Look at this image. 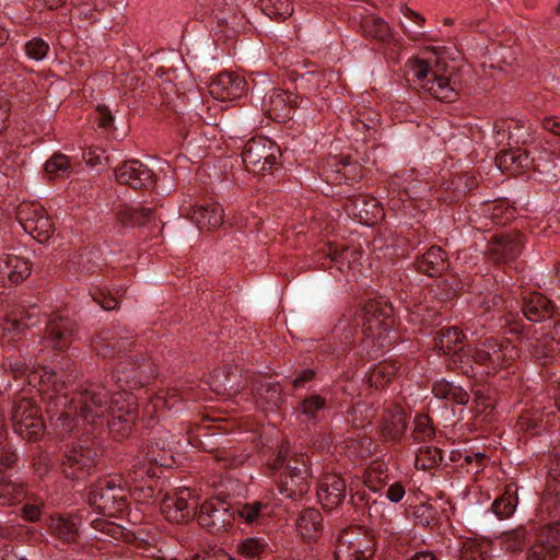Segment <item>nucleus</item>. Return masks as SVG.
Listing matches in <instances>:
<instances>
[{"label": "nucleus", "mask_w": 560, "mask_h": 560, "mask_svg": "<svg viewBox=\"0 0 560 560\" xmlns=\"http://www.w3.org/2000/svg\"><path fill=\"white\" fill-rule=\"evenodd\" d=\"M551 407L534 406L533 409L523 411L516 420L515 429L526 436H537L546 431L549 416H553Z\"/></svg>", "instance_id": "obj_29"}, {"label": "nucleus", "mask_w": 560, "mask_h": 560, "mask_svg": "<svg viewBox=\"0 0 560 560\" xmlns=\"http://www.w3.org/2000/svg\"><path fill=\"white\" fill-rule=\"evenodd\" d=\"M191 397L190 388L171 387L162 389L150 398L144 407V413L151 419H159L165 410L180 409V406Z\"/></svg>", "instance_id": "obj_19"}, {"label": "nucleus", "mask_w": 560, "mask_h": 560, "mask_svg": "<svg viewBox=\"0 0 560 560\" xmlns=\"http://www.w3.org/2000/svg\"><path fill=\"white\" fill-rule=\"evenodd\" d=\"M0 455V505H13L20 503L26 497V486L19 479H12L4 471L15 463L16 455L9 448V444L2 443Z\"/></svg>", "instance_id": "obj_15"}, {"label": "nucleus", "mask_w": 560, "mask_h": 560, "mask_svg": "<svg viewBox=\"0 0 560 560\" xmlns=\"http://www.w3.org/2000/svg\"><path fill=\"white\" fill-rule=\"evenodd\" d=\"M459 557L460 560H483V552L475 541H465Z\"/></svg>", "instance_id": "obj_64"}, {"label": "nucleus", "mask_w": 560, "mask_h": 560, "mask_svg": "<svg viewBox=\"0 0 560 560\" xmlns=\"http://www.w3.org/2000/svg\"><path fill=\"white\" fill-rule=\"evenodd\" d=\"M107 413L110 432L117 439L128 438L139 417L138 405L133 395L126 390L113 394Z\"/></svg>", "instance_id": "obj_9"}, {"label": "nucleus", "mask_w": 560, "mask_h": 560, "mask_svg": "<svg viewBox=\"0 0 560 560\" xmlns=\"http://www.w3.org/2000/svg\"><path fill=\"white\" fill-rule=\"evenodd\" d=\"M98 455V448L94 443H73L63 453L60 463L61 474L69 480L84 481L95 471Z\"/></svg>", "instance_id": "obj_6"}, {"label": "nucleus", "mask_w": 560, "mask_h": 560, "mask_svg": "<svg viewBox=\"0 0 560 560\" xmlns=\"http://www.w3.org/2000/svg\"><path fill=\"white\" fill-rule=\"evenodd\" d=\"M48 50V44L42 38H33L25 45L26 55L34 60L44 59Z\"/></svg>", "instance_id": "obj_62"}, {"label": "nucleus", "mask_w": 560, "mask_h": 560, "mask_svg": "<svg viewBox=\"0 0 560 560\" xmlns=\"http://www.w3.org/2000/svg\"><path fill=\"white\" fill-rule=\"evenodd\" d=\"M374 546V536L366 529L358 526L341 528L336 537L335 560H371Z\"/></svg>", "instance_id": "obj_7"}, {"label": "nucleus", "mask_w": 560, "mask_h": 560, "mask_svg": "<svg viewBox=\"0 0 560 560\" xmlns=\"http://www.w3.org/2000/svg\"><path fill=\"white\" fill-rule=\"evenodd\" d=\"M10 420L16 434L26 440H36L44 432L40 408L32 397L18 396L10 410Z\"/></svg>", "instance_id": "obj_8"}, {"label": "nucleus", "mask_w": 560, "mask_h": 560, "mask_svg": "<svg viewBox=\"0 0 560 560\" xmlns=\"http://www.w3.org/2000/svg\"><path fill=\"white\" fill-rule=\"evenodd\" d=\"M116 180L132 189H149L154 183L153 172L139 160L124 162L115 171Z\"/></svg>", "instance_id": "obj_20"}, {"label": "nucleus", "mask_w": 560, "mask_h": 560, "mask_svg": "<svg viewBox=\"0 0 560 560\" xmlns=\"http://www.w3.org/2000/svg\"><path fill=\"white\" fill-rule=\"evenodd\" d=\"M245 90V79L233 72H221L209 84L210 95L221 102L240 98Z\"/></svg>", "instance_id": "obj_24"}, {"label": "nucleus", "mask_w": 560, "mask_h": 560, "mask_svg": "<svg viewBox=\"0 0 560 560\" xmlns=\"http://www.w3.org/2000/svg\"><path fill=\"white\" fill-rule=\"evenodd\" d=\"M40 320V311L37 305L19 306L7 316L0 326V341L2 345H11L26 330L37 325Z\"/></svg>", "instance_id": "obj_14"}, {"label": "nucleus", "mask_w": 560, "mask_h": 560, "mask_svg": "<svg viewBox=\"0 0 560 560\" xmlns=\"http://www.w3.org/2000/svg\"><path fill=\"white\" fill-rule=\"evenodd\" d=\"M328 256L332 262H335L339 271H343L345 268H349L351 262H355L360 259L361 253L351 247H329Z\"/></svg>", "instance_id": "obj_48"}, {"label": "nucleus", "mask_w": 560, "mask_h": 560, "mask_svg": "<svg viewBox=\"0 0 560 560\" xmlns=\"http://www.w3.org/2000/svg\"><path fill=\"white\" fill-rule=\"evenodd\" d=\"M443 460L442 450L435 446L421 447L416 456L417 469L429 470L439 466Z\"/></svg>", "instance_id": "obj_47"}, {"label": "nucleus", "mask_w": 560, "mask_h": 560, "mask_svg": "<svg viewBox=\"0 0 560 560\" xmlns=\"http://www.w3.org/2000/svg\"><path fill=\"white\" fill-rule=\"evenodd\" d=\"M319 175L329 185L352 184L363 177V166L350 156L335 155L323 162Z\"/></svg>", "instance_id": "obj_13"}, {"label": "nucleus", "mask_w": 560, "mask_h": 560, "mask_svg": "<svg viewBox=\"0 0 560 560\" xmlns=\"http://www.w3.org/2000/svg\"><path fill=\"white\" fill-rule=\"evenodd\" d=\"M465 335L457 327L442 328L438 331L435 343L444 354L458 351L457 346L463 342Z\"/></svg>", "instance_id": "obj_45"}, {"label": "nucleus", "mask_w": 560, "mask_h": 560, "mask_svg": "<svg viewBox=\"0 0 560 560\" xmlns=\"http://www.w3.org/2000/svg\"><path fill=\"white\" fill-rule=\"evenodd\" d=\"M280 148L266 137H254L244 147L242 160L247 171L261 173L278 164Z\"/></svg>", "instance_id": "obj_11"}, {"label": "nucleus", "mask_w": 560, "mask_h": 560, "mask_svg": "<svg viewBox=\"0 0 560 560\" xmlns=\"http://www.w3.org/2000/svg\"><path fill=\"white\" fill-rule=\"evenodd\" d=\"M237 512L246 523H254L259 517L269 515L271 510L269 509V504L255 501L253 503L244 504Z\"/></svg>", "instance_id": "obj_54"}, {"label": "nucleus", "mask_w": 560, "mask_h": 560, "mask_svg": "<svg viewBox=\"0 0 560 560\" xmlns=\"http://www.w3.org/2000/svg\"><path fill=\"white\" fill-rule=\"evenodd\" d=\"M400 364L395 360H384L370 370V385L382 389L385 388L397 375Z\"/></svg>", "instance_id": "obj_38"}, {"label": "nucleus", "mask_w": 560, "mask_h": 560, "mask_svg": "<svg viewBox=\"0 0 560 560\" xmlns=\"http://www.w3.org/2000/svg\"><path fill=\"white\" fill-rule=\"evenodd\" d=\"M155 209L151 207H130L121 205L116 211V219L121 226L133 228L152 221Z\"/></svg>", "instance_id": "obj_37"}, {"label": "nucleus", "mask_w": 560, "mask_h": 560, "mask_svg": "<svg viewBox=\"0 0 560 560\" xmlns=\"http://www.w3.org/2000/svg\"><path fill=\"white\" fill-rule=\"evenodd\" d=\"M343 208L348 215L369 226L376 224L384 218L381 202L375 197L366 194L347 197Z\"/></svg>", "instance_id": "obj_18"}, {"label": "nucleus", "mask_w": 560, "mask_h": 560, "mask_svg": "<svg viewBox=\"0 0 560 560\" xmlns=\"http://www.w3.org/2000/svg\"><path fill=\"white\" fill-rule=\"evenodd\" d=\"M3 366L7 371H9L14 378L22 377L24 375L30 376V374L34 373L37 370L46 369V366H38L37 369L31 371L27 373V366L24 362L16 360V359H7L3 361ZM27 382H30V377H27ZM31 385V383H28ZM33 386H37V392L43 396V394L39 392V384L36 382L35 384L32 383Z\"/></svg>", "instance_id": "obj_56"}, {"label": "nucleus", "mask_w": 560, "mask_h": 560, "mask_svg": "<svg viewBox=\"0 0 560 560\" xmlns=\"http://www.w3.org/2000/svg\"><path fill=\"white\" fill-rule=\"evenodd\" d=\"M522 313L529 322L551 323L557 314V307L544 294L532 292L523 300Z\"/></svg>", "instance_id": "obj_30"}, {"label": "nucleus", "mask_w": 560, "mask_h": 560, "mask_svg": "<svg viewBox=\"0 0 560 560\" xmlns=\"http://www.w3.org/2000/svg\"><path fill=\"white\" fill-rule=\"evenodd\" d=\"M264 106L269 117L277 121L292 118L299 106L298 96L283 90H272L264 100Z\"/></svg>", "instance_id": "obj_27"}, {"label": "nucleus", "mask_w": 560, "mask_h": 560, "mask_svg": "<svg viewBox=\"0 0 560 560\" xmlns=\"http://www.w3.org/2000/svg\"><path fill=\"white\" fill-rule=\"evenodd\" d=\"M523 249L518 233L492 236L489 244V258L495 264H505L516 259Z\"/></svg>", "instance_id": "obj_26"}, {"label": "nucleus", "mask_w": 560, "mask_h": 560, "mask_svg": "<svg viewBox=\"0 0 560 560\" xmlns=\"http://www.w3.org/2000/svg\"><path fill=\"white\" fill-rule=\"evenodd\" d=\"M327 400L318 394H312L302 399L296 408L298 412L308 420H316L318 413L326 407Z\"/></svg>", "instance_id": "obj_49"}, {"label": "nucleus", "mask_w": 560, "mask_h": 560, "mask_svg": "<svg viewBox=\"0 0 560 560\" xmlns=\"http://www.w3.org/2000/svg\"><path fill=\"white\" fill-rule=\"evenodd\" d=\"M448 257L440 246H431L415 261L418 272L428 277H440L448 269Z\"/></svg>", "instance_id": "obj_32"}, {"label": "nucleus", "mask_w": 560, "mask_h": 560, "mask_svg": "<svg viewBox=\"0 0 560 560\" xmlns=\"http://www.w3.org/2000/svg\"><path fill=\"white\" fill-rule=\"evenodd\" d=\"M256 396V402L265 409L279 408L282 402L281 386L277 382L258 383L253 389Z\"/></svg>", "instance_id": "obj_39"}, {"label": "nucleus", "mask_w": 560, "mask_h": 560, "mask_svg": "<svg viewBox=\"0 0 560 560\" xmlns=\"http://www.w3.org/2000/svg\"><path fill=\"white\" fill-rule=\"evenodd\" d=\"M406 74L411 77L413 83L442 102H453L457 92L455 83L450 78L433 71L429 62L420 58H411L406 62Z\"/></svg>", "instance_id": "obj_5"}, {"label": "nucleus", "mask_w": 560, "mask_h": 560, "mask_svg": "<svg viewBox=\"0 0 560 560\" xmlns=\"http://www.w3.org/2000/svg\"><path fill=\"white\" fill-rule=\"evenodd\" d=\"M557 552L538 535L536 541L528 548L526 560H553Z\"/></svg>", "instance_id": "obj_55"}, {"label": "nucleus", "mask_w": 560, "mask_h": 560, "mask_svg": "<svg viewBox=\"0 0 560 560\" xmlns=\"http://www.w3.org/2000/svg\"><path fill=\"white\" fill-rule=\"evenodd\" d=\"M28 377L31 384L38 382L43 399L48 402V412L58 415L59 419L81 418L92 424L108 411L110 397L105 388H84L68 399L67 384L74 380L71 373L58 377L55 371L40 369Z\"/></svg>", "instance_id": "obj_1"}, {"label": "nucleus", "mask_w": 560, "mask_h": 560, "mask_svg": "<svg viewBox=\"0 0 560 560\" xmlns=\"http://www.w3.org/2000/svg\"><path fill=\"white\" fill-rule=\"evenodd\" d=\"M80 520L74 515H52L48 522L51 535L65 544H74L80 536Z\"/></svg>", "instance_id": "obj_33"}, {"label": "nucleus", "mask_w": 560, "mask_h": 560, "mask_svg": "<svg viewBox=\"0 0 560 560\" xmlns=\"http://www.w3.org/2000/svg\"><path fill=\"white\" fill-rule=\"evenodd\" d=\"M45 171L50 177H59L70 174L71 164L67 155L55 153L46 163Z\"/></svg>", "instance_id": "obj_53"}, {"label": "nucleus", "mask_w": 560, "mask_h": 560, "mask_svg": "<svg viewBox=\"0 0 560 560\" xmlns=\"http://www.w3.org/2000/svg\"><path fill=\"white\" fill-rule=\"evenodd\" d=\"M16 218L23 230L39 243L47 242L55 228L46 209L35 202H22L16 210Z\"/></svg>", "instance_id": "obj_12"}, {"label": "nucleus", "mask_w": 560, "mask_h": 560, "mask_svg": "<svg viewBox=\"0 0 560 560\" xmlns=\"http://www.w3.org/2000/svg\"><path fill=\"white\" fill-rule=\"evenodd\" d=\"M155 436L149 442L144 451V459L152 465L168 466L172 451L179 443L178 435L166 430L156 429Z\"/></svg>", "instance_id": "obj_23"}, {"label": "nucleus", "mask_w": 560, "mask_h": 560, "mask_svg": "<svg viewBox=\"0 0 560 560\" xmlns=\"http://www.w3.org/2000/svg\"><path fill=\"white\" fill-rule=\"evenodd\" d=\"M495 164L503 172L517 173L518 163L516 158V149L504 150L495 158Z\"/></svg>", "instance_id": "obj_58"}, {"label": "nucleus", "mask_w": 560, "mask_h": 560, "mask_svg": "<svg viewBox=\"0 0 560 560\" xmlns=\"http://www.w3.org/2000/svg\"><path fill=\"white\" fill-rule=\"evenodd\" d=\"M308 478L295 476L281 475V480L278 486L279 492L287 499L299 500L305 495L310 490Z\"/></svg>", "instance_id": "obj_42"}, {"label": "nucleus", "mask_w": 560, "mask_h": 560, "mask_svg": "<svg viewBox=\"0 0 560 560\" xmlns=\"http://www.w3.org/2000/svg\"><path fill=\"white\" fill-rule=\"evenodd\" d=\"M476 357L478 365L485 366L487 373L494 374L513 364L518 358V349L508 340L488 338L477 348Z\"/></svg>", "instance_id": "obj_10"}, {"label": "nucleus", "mask_w": 560, "mask_h": 560, "mask_svg": "<svg viewBox=\"0 0 560 560\" xmlns=\"http://www.w3.org/2000/svg\"><path fill=\"white\" fill-rule=\"evenodd\" d=\"M518 503L516 488L513 485L505 486L503 493L492 503L493 513L501 520L510 517Z\"/></svg>", "instance_id": "obj_43"}, {"label": "nucleus", "mask_w": 560, "mask_h": 560, "mask_svg": "<svg viewBox=\"0 0 560 560\" xmlns=\"http://www.w3.org/2000/svg\"><path fill=\"white\" fill-rule=\"evenodd\" d=\"M213 458L221 464L223 468H235L241 465L242 459L225 447L218 446L213 452Z\"/></svg>", "instance_id": "obj_61"}, {"label": "nucleus", "mask_w": 560, "mask_h": 560, "mask_svg": "<svg viewBox=\"0 0 560 560\" xmlns=\"http://www.w3.org/2000/svg\"><path fill=\"white\" fill-rule=\"evenodd\" d=\"M500 328L504 334H510L518 339L527 337V327L518 314L508 313L500 317Z\"/></svg>", "instance_id": "obj_50"}, {"label": "nucleus", "mask_w": 560, "mask_h": 560, "mask_svg": "<svg viewBox=\"0 0 560 560\" xmlns=\"http://www.w3.org/2000/svg\"><path fill=\"white\" fill-rule=\"evenodd\" d=\"M362 320L363 342L366 348L380 350L395 341L394 308L392 305L371 300L359 311Z\"/></svg>", "instance_id": "obj_3"}, {"label": "nucleus", "mask_w": 560, "mask_h": 560, "mask_svg": "<svg viewBox=\"0 0 560 560\" xmlns=\"http://www.w3.org/2000/svg\"><path fill=\"white\" fill-rule=\"evenodd\" d=\"M147 460H137L131 466V472L133 476H130L131 481H142L144 478L153 479L155 476V467L152 464L145 463Z\"/></svg>", "instance_id": "obj_60"}, {"label": "nucleus", "mask_w": 560, "mask_h": 560, "mask_svg": "<svg viewBox=\"0 0 560 560\" xmlns=\"http://www.w3.org/2000/svg\"><path fill=\"white\" fill-rule=\"evenodd\" d=\"M435 435L431 418L425 413L417 415L415 418V427L411 432V439L415 443L425 442Z\"/></svg>", "instance_id": "obj_51"}, {"label": "nucleus", "mask_w": 560, "mask_h": 560, "mask_svg": "<svg viewBox=\"0 0 560 560\" xmlns=\"http://www.w3.org/2000/svg\"><path fill=\"white\" fill-rule=\"evenodd\" d=\"M352 22L364 37L382 43H393L395 37L388 23L374 14H353Z\"/></svg>", "instance_id": "obj_31"}, {"label": "nucleus", "mask_w": 560, "mask_h": 560, "mask_svg": "<svg viewBox=\"0 0 560 560\" xmlns=\"http://www.w3.org/2000/svg\"><path fill=\"white\" fill-rule=\"evenodd\" d=\"M260 8L271 20L280 22L293 13V4L290 0H260Z\"/></svg>", "instance_id": "obj_46"}, {"label": "nucleus", "mask_w": 560, "mask_h": 560, "mask_svg": "<svg viewBox=\"0 0 560 560\" xmlns=\"http://www.w3.org/2000/svg\"><path fill=\"white\" fill-rule=\"evenodd\" d=\"M527 536V530L524 526H518L512 530L504 532L500 539L502 547L510 552L522 550Z\"/></svg>", "instance_id": "obj_52"}, {"label": "nucleus", "mask_w": 560, "mask_h": 560, "mask_svg": "<svg viewBox=\"0 0 560 560\" xmlns=\"http://www.w3.org/2000/svg\"><path fill=\"white\" fill-rule=\"evenodd\" d=\"M235 512L226 502L211 500L200 505L198 524L211 534H219L232 526Z\"/></svg>", "instance_id": "obj_16"}, {"label": "nucleus", "mask_w": 560, "mask_h": 560, "mask_svg": "<svg viewBox=\"0 0 560 560\" xmlns=\"http://www.w3.org/2000/svg\"><path fill=\"white\" fill-rule=\"evenodd\" d=\"M295 525L304 539H316L324 528L322 513L314 508L304 509L299 514Z\"/></svg>", "instance_id": "obj_36"}, {"label": "nucleus", "mask_w": 560, "mask_h": 560, "mask_svg": "<svg viewBox=\"0 0 560 560\" xmlns=\"http://www.w3.org/2000/svg\"><path fill=\"white\" fill-rule=\"evenodd\" d=\"M190 219L200 230H214L223 224L224 213L219 203H205L195 206Z\"/></svg>", "instance_id": "obj_34"}, {"label": "nucleus", "mask_w": 560, "mask_h": 560, "mask_svg": "<svg viewBox=\"0 0 560 560\" xmlns=\"http://www.w3.org/2000/svg\"><path fill=\"white\" fill-rule=\"evenodd\" d=\"M477 348H458L451 357V366L466 376L475 375L474 364H477Z\"/></svg>", "instance_id": "obj_44"}, {"label": "nucleus", "mask_w": 560, "mask_h": 560, "mask_svg": "<svg viewBox=\"0 0 560 560\" xmlns=\"http://www.w3.org/2000/svg\"><path fill=\"white\" fill-rule=\"evenodd\" d=\"M432 393L439 399H444L463 406L467 405L470 398L467 390L446 380L436 381L432 386Z\"/></svg>", "instance_id": "obj_40"}, {"label": "nucleus", "mask_w": 560, "mask_h": 560, "mask_svg": "<svg viewBox=\"0 0 560 560\" xmlns=\"http://www.w3.org/2000/svg\"><path fill=\"white\" fill-rule=\"evenodd\" d=\"M236 551L246 560H262L269 553L270 548L261 537H247L237 544Z\"/></svg>", "instance_id": "obj_41"}, {"label": "nucleus", "mask_w": 560, "mask_h": 560, "mask_svg": "<svg viewBox=\"0 0 560 560\" xmlns=\"http://www.w3.org/2000/svg\"><path fill=\"white\" fill-rule=\"evenodd\" d=\"M407 424L406 411L399 405H390L382 413L377 432L385 442H398L404 436Z\"/></svg>", "instance_id": "obj_21"}, {"label": "nucleus", "mask_w": 560, "mask_h": 560, "mask_svg": "<svg viewBox=\"0 0 560 560\" xmlns=\"http://www.w3.org/2000/svg\"><path fill=\"white\" fill-rule=\"evenodd\" d=\"M191 494L188 489H180L166 494L161 502V512L168 522L185 523L194 515L195 506L188 502Z\"/></svg>", "instance_id": "obj_22"}, {"label": "nucleus", "mask_w": 560, "mask_h": 560, "mask_svg": "<svg viewBox=\"0 0 560 560\" xmlns=\"http://www.w3.org/2000/svg\"><path fill=\"white\" fill-rule=\"evenodd\" d=\"M127 480L120 475H107L90 488L88 503L103 515L115 516L127 506Z\"/></svg>", "instance_id": "obj_4"}, {"label": "nucleus", "mask_w": 560, "mask_h": 560, "mask_svg": "<svg viewBox=\"0 0 560 560\" xmlns=\"http://www.w3.org/2000/svg\"><path fill=\"white\" fill-rule=\"evenodd\" d=\"M135 346L132 335L121 327L102 329L92 341L93 350L104 359H118L116 366L117 383H125L128 387L143 386L153 376L151 364L139 360L132 354Z\"/></svg>", "instance_id": "obj_2"}, {"label": "nucleus", "mask_w": 560, "mask_h": 560, "mask_svg": "<svg viewBox=\"0 0 560 560\" xmlns=\"http://www.w3.org/2000/svg\"><path fill=\"white\" fill-rule=\"evenodd\" d=\"M31 271L32 264L24 257L10 254L0 257V283L3 287L22 283Z\"/></svg>", "instance_id": "obj_28"}, {"label": "nucleus", "mask_w": 560, "mask_h": 560, "mask_svg": "<svg viewBox=\"0 0 560 560\" xmlns=\"http://www.w3.org/2000/svg\"><path fill=\"white\" fill-rule=\"evenodd\" d=\"M224 433L219 431V427L197 428V432H187V442L194 447L201 448L205 452L213 453L218 446L223 444Z\"/></svg>", "instance_id": "obj_35"}, {"label": "nucleus", "mask_w": 560, "mask_h": 560, "mask_svg": "<svg viewBox=\"0 0 560 560\" xmlns=\"http://www.w3.org/2000/svg\"><path fill=\"white\" fill-rule=\"evenodd\" d=\"M557 553L560 548V522L546 525L538 534Z\"/></svg>", "instance_id": "obj_59"}, {"label": "nucleus", "mask_w": 560, "mask_h": 560, "mask_svg": "<svg viewBox=\"0 0 560 560\" xmlns=\"http://www.w3.org/2000/svg\"><path fill=\"white\" fill-rule=\"evenodd\" d=\"M413 516L418 525L428 527L434 521L435 513L431 505L420 504L415 508Z\"/></svg>", "instance_id": "obj_63"}, {"label": "nucleus", "mask_w": 560, "mask_h": 560, "mask_svg": "<svg viewBox=\"0 0 560 560\" xmlns=\"http://www.w3.org/2000/svg\"><path fill=\"white\" fill-rule=\"evenodd\" d=\"M529 352L533 358L545 363L553 357L555 349L551 342L536 338L529 343Z\"/></svg>", "instance_id": "obj_57"}, {"label": "nucleus", "mask_w": 560, "mask_h": 560, "mask_svg": "<svg viewBox=\"0 0 560 560\" xmlns=\"http://www.w3.org/2000/svg\"><path fill=\"white\" fill-rule=\"evenodd\" d=\"M77 330V323L73 319L61 313H54L46 324L43 342L46 347L63 350L71 345Z\"/></svg>", "instance_id": "obj_17"}, {"label": "nucleus", "mask_w": 560, "mask_h": 560, "mask_svg": "<svg viewBox=\"0 0 560 560\" xmlns=\"http://www.w3.org/2000/svg\"><path fill=\"white\" fill-rule=\"evenodd\" d=\"M346 481L337 474L325 475L317 486L318 501L327 511L340 506L346 499Z\"/></svg>", "instance_id": "obj_25"}]
</instances>
